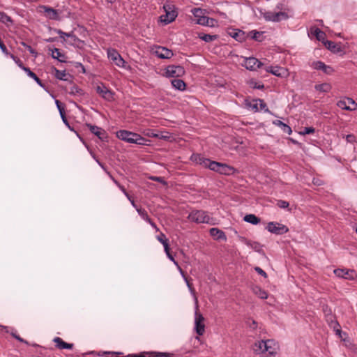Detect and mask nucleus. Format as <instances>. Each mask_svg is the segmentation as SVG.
Segmentation results:
<instances>
[{"instance_id":"f257e3e1","label":"nucleus","mask_w":357,"mask_h":357,"mask_svg":"<svg viewBox=\"0 0 357 357\" xmlns=\"http://www.w3.org/2000/svg\"><path fill=\"white\" fill-rule=\"evenodd\" d=\"M279 350V344L274 340H260L253 345V351L261 357H274Z\"/></svg>"},{"instance_id":"f03ea898","label":"nucleus","mask_w":357,"mask_h":357,"mask_svg":"<svg viewBox=\"0 0 357 357\" xmlns=\"http://www.w3.org/2000/svg\"><path fill=\"white\" fill-rule=\"evenodd\" d=\"M116 137L124 142L138 145H148L149 140L142 137L139 134L126 130H121L116 132Z\"/></svg>"},{"instance_id":"7ed1b4c3","label":"nucleus","mask_w":357,"mask_h":357,"mask_svg":"<svg viewBox=\"0 0 357 357\" xmlns=\"http://www.w3.org/2000/svg\"><path fill=\"white\" fill-rule=\"evenodd\" d=\"M188 219L197 224H208L213 225L215 224L213 218L210 217L208 212L203 210H192L188 215Z\"/></svg>"},{"instance_id":"20e7f679","label":"nucleus","mask_w":357,"mask_h":357,"mask_svg":"<svg viewBox=\"0 0 357 357\" xmlns=\"http://www.w3.org/2000/svg\"><path fill=\"white\" fill-rule=\"evenodd\" d=\"M163 8L166 14L160 17L161 22L165 24H168L176 19L177 17V12L174 10V6L171 4H165Z\"/></svg>"},{"instance_id":"39448f33","label":"nucleus","mask_w":357,"mask_h":357,"mask_svg":"<svg viewBox=\"0 0 357 357\" xmlns=\"http://www.w3.org/2000/svg\"><path fill=\"white\" fill-rule=\"evenodd\" d=\"M195 17L197 18V23L200 25L213 26V24H210V22H215V19L210 18L203 15V10L201 8H195L192 10Z\"/></svg>"},{"instance_id":"423d86ee","label":"nucleus","mask_w":357,"mask_h":357,"mask_svg":"<svg viewBox=\"0 0 357 357\" xmlns=\"http://www.w3.org/2000/svg\"><path fill=\"white\" fill-rule=\"evenodd\" d=\"M266 229L271 233L277 235H282L288 232L289 229L284 225L278 222H270L268 223Z\"/></svg>"},{"instance_id":"0eeeda50","label":"nucleus","mask_w":357,"mask_h":357,"mask_svg":"<svg viewBox=\"0 0 357 357\" xmlns=\"http://www.w3.org/2000/svg\"><path fill=\"white\" fill-rule=\"evenodd\" d=\"M108 59L112 61L116 66L120 68H125L126 61L116 50L109 48L107 51Z\"/></svg>"},{"instance_id":"6e6552de","label":"nucleus","mask_w":357,"mask_h":357,"mask_svg":"<svg viewBox=\"0 0 357 357\" xmlns=\"http://www.w3.org/2000/svg\"><path fill=\"white\" fill-rule=\"evenodd\" d=\"M96 93L103 99L107 101H112L114 100V93L108 89L103 83H100L96 87Z\"/></svg>"},{"instance_id":"1a4fd4ad","label":"nucleus","mask_w":357,"mask_h":357,"mask_svg":"<svg viewBox=\"0 0 357 357\" xmlns=\"http://www.w3.org/2000/svg\"><path fill=\"white\" fill-rule=\"evenodd\" d=\"M204 317L198 312L195 307V330L199 335H202L205 331V325L204 324Z\"/></svg>"},{"instance_id":"9d476101","label":"nucleus","mask_w":357,"mask_h":357,"mask_svg":"<svg viewBox=\"0 0 357 357\" xmlns=\"http://www.w3.org/2000/svg\"><path fill=\"white\" fill-rule=\"evenodd\" d=\"M185 69L181 66H168L165 69V75L168 77H179L185 74Z\"/></svg>"},{"instance_id":"9b49d317","label":"nucleus","mask_w":357,"mask_h":357,"mask_svg":"<svg viewBox=\"0 0 357 357\" xmlns=\"http://www.w3.org/2000/svg\"><path fill=\"white\" fill-rule=\"evenodd\" d=\"M242 66L249 70H257L263 66V63L255 57H245Z\"/></svg>"},{"instance_id":"f8f14e48","label":"nucleus","mask_w":357,"mask_h":357,"mask_svg":"<svg viewBox=\"0 0 357 357\" xmlns=\"http://www.w3.org/2000/svg\"><path fill=\"white\" fill-rule=\"evenodd\" d=\"M265 19L268 21L278 22L282 20H287L288 18V15L285 12L280 11V12H268L265 14Z\"/></svg>"},{"instance_id":"ddd939ff","label":"nucleus","mask_w":357,"mask_h":357,"mask_svg":"<svg viewBox=\"0 0 357 357\" xmlns=\"http://www.w3.org/2000/svg\"><path fill=\"white\" fill-rule=\"evenodd\" d=\"M324 44L328 50L334 54H345L344 47L342 46L341 43H337L331 40H326Z\"/></svg>"},{"instance_id":"4468645a","label":"nucleus","mask_w":357,"mask_h":357,"mask_svg":"<svg viewBox=\"0 0 357 357\" xmlns=\"http://www.w3.org/2000/svg\"><path fill=\"white\" fill-rule=\"evenodd\" d=\"M337 105L340 108L347 111H354L357 109V104L351 98H347L345 100H339L337 102Z\"/></svg>"},{"instance_id":"2eb2a0df","label":"nucleus","mask_w":357,"mask_h":357,"mask_svg":"<svg viewBox=\"0 0 357 357\" xmlns=\"http://www.w3.org/2000/svg\"><path fill=\"white\" fill-rule=\"evenodd\" d=\"M265 70L267 73H270L277 77H286L288 75L287 70L286 68L280 67L278 66H269L266 67Z\"/></svg>"},{"instance_id":"dca6fc26","label":"nucleus","mask_w":357,"mask_h":357,"mask_svg":"<svg viewBox=\"0 0 357 357\" xmlns=\"http://www.w3.org/2000/svg\"><path fill=\"white\" fill-rule=\"evenodd\" d=\"M190 158L192 161L196 162L197 164L209 169V163L211 162L210 159L204 158L200 154H192Z\"/></svg>"},{"instance_id":"f3484780","label":"nucleus","mask_w":357,"mask_h":357,"mask_svg":"<svg viewBox=\"0 0 357 357\" xmlns=\"http://www.w3.org/2000/svg\"><path fill=\"white\" fill-rule=\"evenodd\" d=\"M334 273L338 278L352 280L354 279L353 274L354 273V271L353 270L349 271L337 268L334 270Z\"/></svg>"},{"instance_id":"a211bd4d","label":"nucleus","mask_w":357,"mask_h":357,"mask_svg":"<svg viewBox=\"0 0 357 357\" xmlns=\"http://www.w3.org/2000/svg\"><path fill=\"white\" fill-rule=\"evenodd\" d=\"M312 67L315 70H322L326 74H331L333 71L332 67L326 66L324 62L320 61L313 62Z\"/></svg>"},{"instance_id":"6ab92c4d","label":"nucleus","mask_w":357,"mask_h":357,"mask_svg":"<svg viewBox=\"0 0 357 357\" xmlns=\"http://www.w3.org/2000/svg\"><path fill=\"white\" fill-rule=\"evenodd\" d=\"M237 172V169H236L234 167L228 165L225 163H221L218 173L220 174L230 176L234 175Z\"/></svg>"},{"instance_id":"aec40b11","label":"nucleus","mask_w":357,"mask_h":357,"mask_svg":"<svg viewBox=\"0 0 357 357\" xmlns=\"http://www.w3.org/2000/svg\"><path fill=\"white\" fill-rule=\"evenodd\" d=\"M209 234L215 240H218V241H220V240L226 241L227 240V236H226L225 233L218 228H216V227L211 228L209 230Z\"/></svg>"},{"instance_id":"412c9836","label":"nucleus","mask_w":357,"mask_h":357,"mask_svg":"<svg viewBox=\"0 0 357 357\" xmlns=\"http://www.w3.org/2000/svg\"><path fill=\"white\" fill-rule=\"evenodd\" d=\"M155 53L160 59H170L174 55L172 50L164 47H159Z\"/></svg>"},{"instance_id":"4be33fe9","label":"nucleus","mask_w":357,"mask_h":357,"mask_svg":"<svg viewBox=\"0 0 357 357\" xmlns=\"http://www.w3.org/2000/svg\"><path fill=\"white\" fill-rule=\"evenodd\" d=\"M43 8L44 9L46 17L50 20H57L59 19L57 10L46 6H43Z\"/></svg>"},{"instance_id":"5701e85b","label":"nucleus","mask_w":357,"mask_h":357,"mask_svg":"<svg viewBox=\"0 0 357 357\" xmlns=\"http://www.w3.org/2000/svg\"><path fill=\"white\" fill-rule=\"evenodd\" d=\"M86 126L93 134L97 136L100 139H103V135H105V131L103 129L90 123H86Z\"/></svg>"},{"instance_id":"b1692460","label":"nucleus","mask_w":357,"mask_h":357,"mask_svg":"<svg viewBox=\"0 0 357 357\" xmlns=\"http://www.w3.org/2000/svg\"><path fill=\"white\" fill-rule=\"evenodd\" d=\"M53 342L56 343V347L59 349H72L74 346L73 344L67 343L64 342L59 337H55L53 339Z\"/></svg>"},{"instance_id":"393cba45","label":"nucleus","mask_w":357,"mask_h":357,"mask_svg":"<svg viewBox=\"0 0 357 357\" xmlns=\"http://www.w3.org/2000/svg\"><path fill=\"white\" fill-rule=\"evenodd\" d=\"M178 269L181 272V274L182 275V276L183 277L185 282H186V284H187V287H188L191 294L194 297V300H195V303L196 305V308L197 309L199 307L198 306V299H197V297L196 296V294H195V289L192 287V284L189 282V280H188V278L185 277V275H184V273L183 271V270L181 269V268L180 266H178Z\"/></svg>"},{"instance_id":"a878e982","label":"nucleus","mask_w":357,"mask_h":357,"mask_svg":"<svg viewBox=\"0 0 357 357\" xmlns=\"http://www.w3.org/2000/svg\"><path fill=\"white\" fill-rule=\"evenodd\" d=\"M229 34L236 40L239 42H242L245 39V33L241 30L233 29L229 32Z\"/></svg>"},{"instance_id":"bb28decb","label":"nucleus","mask_w":357,"mask_h":357,"mask_svg":"<svg viewBox=\"0 0 357 357\" xmlns=\"http://www.w3.org/2000/svg\"><path fill=\"white\" fill-rule=\"evenodd\" d=\"M252 292L261 299H266L268 298V293L259 286H254L252 287Z\"/></svg>"},{"instance_id":"cd10ccee","label":"nucleus","mask_w":357,"mask_h":357,"mask_svg":"<svg viewBox=\"0 0 357 357\" xmlns=\"http://www.w3.org/2000/svg\"><path fill=\"white\" fill-rule=\"evenodd\" d=\"M24 72L26 73V75L32 78L33 80L36 82V83L42 88L46 90V86L42 82V81L39 79V77L33 73L32 72L30 68L24 69Z\"/></svg>"},{"instance_id":"c85d7f7f","label":"nucleus","mask_w":357,"mask_h":357,"mask_svg":"<svg viewBox=\"0 0 357 357\" xmlns=\"http://www.w3.org/2000/svg\"><path fill=\"white\" fill-rule=\"evenodd\" d=\"M172 86L178 90V91H184L186 87V84L185 82L180 79H174L171 82Z\"/></svg>"},{"instance_id":"c756f323","label":"nucleus","mask_w":357,"mask_h":357,"mask_svg":"<svg viewBox=\"0 0 357 357\" xmlns=\"http://www.w3.org/2000/svg\"><path fill=\"white\" fill-rule=\"evenodd\" d=\"M273 124L280 127L284 133L291 135L292 132L291 127L280 120L274 121Z\"/></svg>"},{"instance_id":"7c9ffc66","label":"nucleus","mask_w":357,"mask_h":357,"mask_svg":"<svg viewBox=\"0 0 357 357\" xmlns=\"http://www.w3.org/2000/svg\"><path fill=\"white\" fill-rule=\"evenodd\" d=\"M52 57L53 59H57L61 63H65L66 61L65 60L66 56L64 54L61 53L58 48H54L52 51Z\"/></svg>"},{"instance_id":"2f4dec72","label":"nucleus","mask_w":357,"mask_h":357,"mask_svg":"<svg viewBox=\"0 0 357 357\" xmlns=\"http://www.w3.org/2000/svg\"><path fill=\"white\" fill-rule=\"evenodd\" d=\"M243 220L254 225H257L261 221L260 218L254 214L245 215L243 218Z\"/></svg>"},{"instance_id":"473e14b6","label":"nucleus","mask_w":357,"mask_h":357,"mask_svg":"<svg viewBox=\"0 0 357 357\" xmlns=\"http://www.w3.org/2000/svg\"><path fill=\"white\" fill-rule=\"evenodd\" d=\"M198 38L206 43H210L216 40L218 38V36L199 33L198 34Z\"/></svg>"},{"instance_id":"72a5a7b5","label":"nucleus","mask_w":357,"mask_h":357,"mask_svg":"<svg viewBox=\"0 0 357 357\" xmlns=\"http://www.w3.org/2000/svg\"><path fill=\"white\" fill-rule=\"evenodd\" d=\"M68 93L73 96H83L84 94V91L77 85L74 84L70 87Z\"/></svg>"},{"instance_id":"f704fd0d","label":"nucleus","mask_w":357,"mask_h":357,"mask_svg":"<svg viewBox=\"0 0 357 357\" xmlns=\"http://www.w3.org/2000/svg\"><path fill=\"white\" fill-rule=\"evenodd\" d=\"M312 33H313L316 36V38L319 41H321L323 43H324V42H325L324 40H325L326 34L324 31H322L319 28H317V27L314 28V31H312Z\"/></svg>"},{"instance_id":"c9c22d12","label":"nucleus","mask_w":357,"mask_h":357,"mask_svg":"<svg viewBox=\"0 0 357 357\" xmlns=\"http://www.w3.org/2000/svg\"><path fill=\"white\" fill-rule=\"evenodd\" d=\"M0 22L7 26L13 23L11 17L4 12H0Z\"/></svg>"},{"instance_id":"e433bc0d","label":"nucleus","mask_w":357,"mask_h":357,"mask_svg":"<svg viewBox=\"0 0 357 357\" xmlns=\"http://www.w3.org/2000/svg\"><path fill=\"white\" fill-rule=\"evenodd\" d=\"M315 89L321 92H328L331 89V86L328 83H323L315 85Z\"/></svg>"},{"instance_id":"4c0bfd02","label":"nucleus","mask_w":357,"mask_h":357,"mask_svg":"<svg viewBox=\"0 0 357 357\" xmlns=\"http://www.w3.org/2000/svg\"><path fill=\"white\" fill-rule=\"evenodd\" d=\"M157 240L162 244L164 248H167L169 246L168 239L166 238V236L163 233H160L159 235L156 236Z\"/></svg>"},{"instance_id":"58836bf2","label":"nucleus","mask_w":357,"mask_h":357,"mask_svg":"<svg viewBox=\"0 0 357 357\" xmlns=\"http://www.w3.org/2000/svg\"><path fill=\"white\" fill-rule=\"evenodd\" d=\"M250 38L256 41H262L263 32L252 31L249 33Z\"/></svg>"},{"instance_id":"ea45409f","label":"nucleus","mask_w":357,"mask_h":357,"mask_svg":"<svg viewBox=\"0 0 357 357\" xmlns=\"http://www.w3.org/2000/svg\"><path fill=\"white\" fill-rule=\"evenodd\" d=\"M54 76L56 79L60 80H66V73L65 70H59L56 68H54Z\"/></svg>"},{"instance_id":"a19ab883","label":"nucleus","mask_w":357,"mask_h":357,"mask_svg":"<svg viewBox=\"0 0 357 357\" xmlns=\"http://www.w3.org/2000/svg\"><path fill=\"white\" fill-rule=\"evenodd\" d=\"M8 56H9L22 70L24 71V69L29 68L28 67L24 66L22 61L14 54L9 53Z\"/></svg>"},{"instance_id":"79ce46f5","label":"nucleus","mask_w":357,"mask_h":357,"mask_svg":"<svg viewBox=\"0 0 357 357\" xmlns=\"http://www.w3.org/2000/svg\"><path fill=\"white\" fill-rule=\"evenodd\" d=\"M136 211H137L139 215L144 220H145L146 222L147 221H149V216L148 215V213L147 211L144 209V208H136Z\"/></svg>"},{"instance_id":"37998d69","label":"nucleus","mask_w":357,"mask_h":357,"mask_svg":"<svg viewBox=\"0 0 357 357\" xmlns=\"http://www.w3.org/2000/svg\"><path fill=\"white\" fill-rule=\"evenodd\" d=\"M69 63L71 64L72 66L78 69L79 73H82L83 74L86 73L85 68L80 62L70 61Z\"/></svg>"},{"instance_id":"c03bdc74","label":"nucleus","mask_w":357,"mask_h":357,"mask_svg":"<svg viewBox=\"0 0 357 357\" xmlns=\"http://www.w3.org/2000/svg\"><path fill=\"white\" fill-rule=\"evenodd\" d=\"M20 44L24 47L29 52V53L34 57H37L38 56V52L33 49L32 48L30 45H29L28 44H26L25 42L24 41H21L20 42Z\"/></svg>"},{"instance_id":"a18cd8bd","label":"nucleus","mask_w":357,"mask_h":357,"mask_svg":"<svg viewBox=\"0 0 357 357\" xmlns=\"http://www.w3.org/2000/svg\"><path fill=\"white\" fill-rule=\"evenodd\" d=\"M220 164H221V162L211 160V162L209 163V169L214 171L215 172H218V170L220 167Z\"/></svg>"},{"instance_id":"49530a36","label":"nucleus","mask_w":357,"mask_h":357,"mask_svg":"<svg viewBox=\"0 0 357 357\" xmlns=\"http://www.w3.org/2000/svg\"><path fill=\"white\" fill-rule=\"evenodd\" d=\"M164 250H165V252L168 259H169L178 268L179 265H178V262L175 260L174 257L170 253L169 245L167 246V248H164Z\"/></svg>"},{"instance_id":"de8ad7c7","label":"nucleus","mask_w":357,"mask_h":357,"mask_svg":"<svg viewBox=\"0 0 357 357\" xmlns=\"http://www.w3.org/2000/svg\"><path fill=\"white\" fill-rule=\"evenodd\" d=\"M331 327H333L336 334L340 336L342 332L340 329V325L337 321H332L331 323Z\"/></svg>"},{"instance_id":"09e8293b","label":"nucleus","mask_w":357,"mask_h":357,"mask_svg":"<svg viewBox=\"0 0 357 357\" xmlns=\"http://www.w3.org/2000/svg\"><path fill=\"white\" fill-rule=\"evenodd\" d=\"M315 132V129L313 127H305L303 130L301 131V134L303 135L313 134Z\"/></svg>"},{"instance_id":"8fccbe9b","label":"nucleus","mask_w":357,"mask_h":357,"mask_svg":"<svg viewBox=\"0 0 357 357\" xmlns=\"http://www.w3.org/2000/svg\"><path fill=\"white\" fill-rule=\"evenodd\" d=\"M246 244L256 251H259L261 248L260 244L257 242L247 241Z\"/></svg>"},{"instance_id":"3c124183","label":"nucleus","mask_w":357,"mask_h":357,"mask_svg":"<svg viewBox=\"0 0 357 357\" xmlns=\"http://www.w3.org/2000/svg\"><path fill=\"white\" fill-rule=\"evenodd\" d=\"M277 206L280 208H287L289 206L288 202L284 200H278L277 202Z\"/></svg>"},{"instance_id":"603ef678","label":"nucleus","mask_w":357,"mask_h":357,"mask_svg":"<svg viewBox=\"0 0 357 357\" xmlns=\"http://www.w3.org/2000/svg\"><path fill=\"white\" fill-rule=\"evenodd\" d=\"M345 139L348 143L354 144L356 142V136L353 134L347 135Z\"/></svg>"},{"instance_id":"864d4df0","label":"nucleus","mask_w":357,"mask_h":357,"mask_svg":"<svg viewBox=\"0 0 357 357\" xmlns=\"http://www.w3.org/2000/svg\"><path fill=\"white\" fill-rule=\"evenodd\" d=\"M11 335H12L15 339H16L17 340H18L19 342H23V343H24V344H27V345L29 344V342H28L26 340H24L23 338H22V337H21L19 335H17L16 333H11Z\"/></svg>"},{"instance_id":"5fc2aeb1","label":"nucleus","mask_w":357,"mask_h":357,"mask_svg":"<svg viewBox=\"0 0 357 357\" xmlns=\"http://www.w3.org/2000/svg\"><path fill=\"white\" fill-rule=\"evenodd\" d=\"M248 324L250 329L255 330L257 328V322L253 319H249Z\"/></svg>"},{"instance_id":"6e6d98bb","label":"nucleus","mask_w":357,"mask_h":357,"mask_svg":"<svg viewBox=\"0 0 357 357\" xmlns=\"http://www.w3.org/2000/svg\"><path fill=\"white\" fill-rule=\"evenodd\" d=\"M255 271L260 275L263 276L264 278H267V274L263 270L261 269L260 267L259 266H256L255 267Z\"/></svg>"},{"instance_id":"4d7b16f0","label":"nucleus","mask_w":357,"mask_h":357,"mask_svg":"<svg viewBox=\"0 0 357 357\" xmlns=\"http://www.w3.org/2000/svg\"><path fill=\"white\" fill-rule=\"evenodd\" d=\"M258 102L259 99L254 100L252 102H250L248 106L249 107H251L252 109H254L255 112L258 111Z\"/></svg>"},{"instance_id":"13d9d810","label":"nucleus","mask_w":357,"mask_h":357,"mask_svg":"<svg viewBox=\"0 0 357 357\" xmlns=\"http://www.w3.org/2000/svg\"><path fill=\"white\" fill-rule=\"evenodd\" d=\"M259 102L260 104V107L261 109H264L266 112H270L269 109L267 108L266 104L264 102L263 100L259 99Z\"/></svg>"},{"instance_id":"bf43d9fd","label":"nucleus","mask_w":357,"mask_h":357,"mask_svg":"<svg viewBox=\"0 0 357 357\" xmlns=\"http://www.w3.org/2000/svg\"><path fill=\"white\" fill-rule=\"evenodd\" d=\"M145 135L150 137L156 138L158 137V133H155L152 130H148Z\"/></svg>"},{"instance_id":"052dcab7","label":"nucleus","mask_w":357,"mask_h":357,"mask_svg":"<svg viewBox=\"0 0 357 357\" xmlns=\"http://www.w3.org/2000/svg\"><path fill=\"white\" fill-rule=\"evenodd\" d=\"M56 32L59 35L60 38L65 40V37H67L68 33L63 32L61 29L56 30Z\"/></svg>"},{"instance_id":"680f3d73","label":"nucleus","mask_w":357,"mask_h":357,"mask_svg":"<svg viewBox=\"0 0 357 357\" xmlns=\"http://www.w3.org/2000/svg\"><path fill=\"white\" fill-rule=\"evenodd\" d=\"M55 104H56V107H57V109H58L59 112L61 111H63L64 110V107L63 106V105L61 104V102L59 100H55Z\"/></svg>"},{"instance_id":"e2e57ef3","label":"nucleus","mask_w":357,"mask_h":357,"mask_svg":"<svg viewBox=\"0 0 357 357\" xmlns=\"http://www.w3.org/2000/svg\"><path fill=\"white\" fill-rule=\"evenodd\" d=\"M156 357H172V355L165 352H156Z\"/></svg>"},{"instance_id":"0e129e2a","label":"nucleus","mask_w":357,"mask_h":357,"mask_svg":"<svg viewBox=\"0 0 357 357\" xmlns=\"http://www.w3.org/2000/svg\"><path fill=\"white\" fill-rule=\"evenodd\" d=\"M67 37L70 38H74V42H80L81 41L73 32L68 33Z\"/></svg>"},{"instance_id":"69168bd1","label":"nucleus","mask_w":357,"mask_h":357,"mask_svg":"<svg viewBox=\"0 0 357 357\" xmlns=\"http://www.w3.org/2000/svg\"><path fill=\"white\" fill-rule=\"evenodd\" d=\"M119 188L121 190V192L125 195V196L128 198V199H130V195L127 192L126 190L125 189V188L122 185H120L119 186Z\"/></svg>"},{"instance_id":"338daca9","label":"nucleus","mask_w":357,"mask_h":357,"mask_svg":"<svg viewBox=\"0 0 357 357\" xmlns=\"http://www.w3.org/2000/svg\"><path fill=\"white\" fill-rule=\"evenodd\" d=\"M147 222L153 228L155 229V231H159V228L157 227L155 223L153 222V220L150 218L149 221H147Z\"/></svg>"},{"instance_id":"774afa93","label":"nucleus","mask_w":357,"mask_h":357,"mask_svg":"<svg viewBox=\"0 0 357 357\" xmlns=\"http://www.w3.org/2000/svg\"><path fill=\"white\" fill-rule=\"evenodd\" d=\"M156 138L160 139H169V136L167 135H163L162 133H160V134L158 133V137Z\"/></svg>"}]
</instances>
